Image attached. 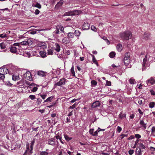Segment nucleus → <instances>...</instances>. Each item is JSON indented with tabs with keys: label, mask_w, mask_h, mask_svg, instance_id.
I'll return each mask as SVG.
<instances>
[{
	"label": "nucleus",
	"mask_w": 155,
	"mask_h": 155,
	"mask_svg": "<svg viewBox=\"0 0 155 155\" xmlns=\"http://www.w3.org/2000/svg\"><path fill=\"white\" fill-rule=\"evenodd\" d=\"M121 37L125 40H128L131 38L132 34L129 31H126L120 34Z\"/></svg>",
	"instance_id": "f257e3e1"
},
{
	"label": "nucleus",
	"mask_w": 155,
	"mask_h": 155,
	"mask_svg": "<svg viewBox=\"0 0 155 155\" xmlns=\"http://www.w3.org/2000/svg\"><path fill=\"white\" fill-rule=\"evenodd\" d=\"M130 53L129 52H127L124 54L123 61L126 66L129 64L130 62Z\"/></svg>",
	"instance_id": "f03ea898"
},
{
	"label": "nucleus",
	"mask_w": 155,
	"mask_h": 155,
	"mask_svg": "<svg viewBox=\"0 0 155 155\" xmlns=\"http://www.w3.org/2000/svg\"><path fill=\"white\" fill-rule=\"evenodd\" d=\"M81 13L82 11L80 10H75L66 12L64 15V16L78 15L80 14Z\"/></svg>",
	"instance_id": "7ed1b4c3"
},
{
	"label": "nucleus",
	"mask_w": 155,
	"mask_h": 155,
	"mask_svg": "<svg viewBox=\"0 0 155 155\" xmlns=\"http://www.w3.org/2000/svg\"><path fill=\"white\" fill-rule=\"evenodd\" d=\"M33 43L32 38H29L27 39L26 41H24L20 42L21 45H31Z\"/></svg>",
	"instance_id": "20e7f679"
},
{
	"label": "nucleus",
	"mask_w": 155,
	"mask_h": 155,
	"mask_svg": "<svg viewBox=\"0 0 155 155\" xmlns=\"http://www.w3.org/2000/svg\"><path fill=\"white\" fill-rule=\"evenodd\" d=\"M66 81V79L64 78H63L60 79L59 81L55 83L54 85L56 86H61L65 84Z\"/></svg>",
	"instance_id": "39448f33"
},
{
	"label": "nucleus",
	"mask_w": 155,
	"mask_h": 155,
	"mask_svg": "<svg viewBox=\"0 0 155 155\" xmlns=\"http://www.w3.org/2000/svg\"><path fill=\"white\" fill-rule=\"evenodd\" d=\"M24 77L28 80L31 81H32V78L31 73L29 71H27L23 75Z\"/></svg>",
	"instance_id": "423d86ee"
},
{
	"label": "nucleus",
	"mask_w": 155,
	"mask_h": 155,
	"mask_svg": "<svg viewBox=\"0 0 155 155\" xmlns=\"http://www.w3.org/2000/svg\"><path fill=\"white\" fill-rule=\"evenodd\" d=\"M48 144L52 146H54L56 145V142H55V139L54 138H49L47 140Z\"/></svg>",
	"instance_id": "0eeeda50"
},
{
	"label": "nucleus",
	"mask_w": 155,
	"mask_h": 155,
	"mask_svg": "<svg viewBox=\"0 0 155 155\" xmlns=\"http://www.w3.org/2000/svg\"><path fill=\"white\" fill-rule=\"evenodd\" d=\"M139 124L140 125V128H141L143 130H145L147 127V124L145 123L143 120H140Z\"/></svg>",
	"instance_id": "6e6552de"
},
{
	"label": "nucleus",
	"mask_w": 155,
	"mask_h": 155,
	"mask_svg": "<svg viewBox=\"0 0 155 155\" xmlns=\"http://www.w3.org/2000/svg\"><path fill=\"white\" fill-rule=\"evenodd\" d=\"M146 83L147 84L149 83L151 85H153L154 84L155 80L153 77H151L147 80V81H146Z\"/></svg>",
	"instance_id": "1a4fd4ad"
},
{
	"label": "nucleus",
	"mask_w": 155,
	"mask_h": 155,
	"mask_svg": "<svg viewBox=\"0 0 155 155\" xmlns=\"http://www.w3.org/2000/svg\"><path fill=\"white\" fill-rule=\"evenodd\" d=\"M100 105V103L99 101H96L92 104L91 107L93 108L97 107Z\"/></svg>",
	"instance_id": "9d476101"
},
{
	"label": "nucleus",
	"mask_w": 155,
	"mask_h": 155,
	"mask_svg": "<svg viewBox=\"0 0 155 155\" xmlns=\"http://www.w3.org/2000/svg\"><path fill=\"white\" fill-rule=\"evenodd\" d=\"M30 150V149H29V143L27 144L26 150L23 155H28V154H29L30 155L31 154L29 153Z\"/></svg>",
	"instance_id": "9b49d317"
},
{
	"label": "nucleus",
	"mask_w": 155,
	"mask_h": 155,
	"mask_svg": "<svg viewBox=\"0 0 155 155\" xmlns=\"http://www.w3.org/2000/svg\"><path fill=\"white\" fill-rule=\"evenodd\" d=\"M147 61L148 59L147 58V56L146 55L143 60V63L142 64L143 67H148V66L147 65Z\"/></svg>",
	"instance_id": "f8f14e48"
},
{
	"label": "nucleus",
	"mask_w": 155,
	"mask_h": 155,
	"mask_svg": "<svg viewBox=\"0 0 155 155\" xmlns=\"http://www.w3.org/2000/svg\"><path fill=\"white\" fill-rule=\"evenodd\" d=\"M35 140L34 139L32 141L31 143V145L30 146V150L29 151V153L30 154H32L33 153V147L34 146V144L35 143Z\"/></svg>",
	"instance_id": "ddd939ff"
},
{
	"label": "nucleus",
	"mask_w": 155,
	"mask_h": 155,
	"mask_svg": "<svg viewBox=\"0 0 155 155\" xmlns=\"http://www.w3.org/2000/svg\"><path fill=\"white\" fill-rule=\"evenodd\" d=\"M47 72L42 71H38V75L40 76L44 77L46 76Z\"/></svg>",
	"instance_id": "4468645a"
},
{
	"label": "nucleus",
	"mask_w": 155,
	"mask_h": 155,
	"mask_svg": "<svg viewBox=\"0 0 155 155\" xmlns=\"http://www.w3.org/2000/svg\"><path fill=\"white\" fill-rule=\"evenodd\" d=\"M63 3V2L62 0H61L58 2L55 6V8L58 9L61 6Z\"/></svg>",
	"instance_id": "2eb2a0df"
},
{
	"label": "nucleus",
	"mask_w": 155,
	"mask_h": 155,
	"mask_svg": "<svg viewBox=\"0 0 155 155\" xmlns=\"http://www.w3.org/2000/svg\"><path fill=\"white\" fill-rule=\"evenodd\" d=\"M136 154L137 155H141V150L139 147H137L135 151Z\"/></svg>",
	"instance_id": "dca6fc26"
},
{
	"label": "nucleus",
	"mask_w": 155,
	"mask_h": 155,
	"mask_svg": "<svg viewBox=\"0 0 155 155\" xmlns=\"http://www.w3.org/2000/svg\"><path fill=\"white\" fill-rule=\"evenodd\" d=\"M83 28L84 30H87L89 28V25L87 23H84L83 25Z\"/></svg>",
	"instance_id": "f3484780"
},
{
	"label": "nucleus",
	"mask_w": 155,
	"mask_h": 155,
	"mask_svg": "<svg viewBox=\"0 0 155 155\" xmlns=\"http://www.w3.org/2000/svg\"><path fill=\"white\" fill-rule=\"evenodd\" d=\"M150 37V35L148 33H147L146 32L144 33V34L143 36V38L145 40H147Z\"/></svg>",
	"instance_id": "a211bd4d"
},
{
	"label": "nucleus",
	"mask_w": 155,
	"mask_h": 155,
	"mask_svg": "<svg viewBox=\"0 0 155 155\" xmlns=\"http://www.w3.org/2000/svg\"><path fill=\"white\" fill-rule=\"evenodd\" d=\"M40 55L42 58H45L46 57V53L45 52L43 51H40L39 52Z\"/></svg>",
	"instance_id": "6ab92c4d"
},
{
	"label": "nucleus",
	"mask_w": 155,
	"mask_h": 155,
	"mask_svg": "<svg viewBox=\"0 0 155 155\" xmlns=\"http://www.w3.org/2000/svg\"><path fill=\"white\" fill-rule=\"evenodd\" d=\"M116 48L118 51H121L122 50V45L121 44H119L117 45Z\"/></svg>",
	"instance_id": "aec40b11"
},
{
	"label": "nucleus",
	"mask_w": 155,
	"mask_h": 155,
	"mask_svg": "<svg viewBox=\"0 0 155 155\" xmlns=\"http://www.w3.org/2000/svg\"><path fill=\"white\" fill-rule=\"evenodd\" d=\"M12 79L14 81H16L20 79L19 78L18 75L13 74L12 75Z\"/></svg>",
	"instance_id": "412c9836"
},
{
	"label": "nucleus",
	"mask_w": 155,
	"mask_h": 155,
	"mask_svg": "<svg viewBox=\"0 0 155 155\" xmlns=\"http://www.w3.org/2000/svg\"><path fill=\"white\" fill-rule=\"evenodd\" d=\"M10 51L12 53H16L17 48L15 47H11L10 48Z\"/></svg>",
	"instance_id": "4be33fe9"
},
{
	"label": "nucleus",
	"mask_w": 155,
	"mask_h": 155,
	"mask_svg": "<svg viewBox=\"0 0 155 155\" xmlns=\"http://www.w3.org/2000/svg\"><path fill=\"white\" fill-rule=\"evenodd\" d=\"M37 45L39 47L41 48H46V47L45 45V43L43 42H40L39 43L38 45Z\"/></svg>",
	"instance_id": "5701e85b"
},
{
	"label": "nucleus",
	"mask_w": 155,
	"mask_h": 155,
	"mask_svg": "<svg viewBox=\"0 0 155 155\" xmlns=\"http://www.w3.org/2000/svg\"><path fill=\"white\" fill-rule=\"evenodd\" d=\"M56 27L57 28V29L59 30V31L62 32H64V28L61 25H58Z\"/></svg>",
	"instance_id": "b1692460"
},
{
	"label": "nucleus",
	"mask_w": 155,
	"mask_h": 155,
	"mask_svg": "<svg viewBox=\"0 0 155 155\" xmlns=\"http://www.w3.org/2000/svg\"><path fill=\"white\" fill-rule=\"evenodd\" d=\"M62 42L64 43L67 44L69 43L70 41L69 40L68 38L64 37L63 39L62 40Z\"/></svg>",
	"instance_id": "393cba45"
},
{
	"label": "nucleus",
	"mask_w": 155,
	"mask_h": 155,
	"mask_svg": "<svg viewBox=\"0 0 155 155\" xmlns=\"http://www.w3.org/2000/svg\"><path fill=\"white\" fill-rule=\"evenodd\" d=\"M32 7H36L39 9H40L41 8V5L38 3H37L36 4H33L32 5Z\"/></svg>",
	"instance_id": "a878e982"
},
{
	"label": "nucleus",
	"mask_w": 155,
	"mask_h": 155,
	"mask_svg": "<svg viewBox=\"0 0 155 155\" xmlns=\"http://www.w3.org/2000/svg\"><path fill=\"white\" fill-rule=\"evenodd\" d=\"M56 47L55 48V50L57 52H59L60 50V46L58 44H55Z\"/></svg>",
	"instance_id": "bb28decb"
},
{
	"label": "nucleus",
	"mask_w": 155,
	"mask_h": 155,
	"mask_svg": "<svg viewBox=\"0 0 155 155\" xmlns=\"http://www.w3.org/2000/svg\"><path fill=\"white\" fill-rule=\"evenodd\" d=\"M0 46L2 49H4L6 47V45L5 43L2 42L0 44Z\"/></svg>",
	"instance_id": "cd10ccee"
},
{
	"label": "nucleus",
	"mask_w": 155,
	"mask_h": 155,
	"mask_svg": "<svg viewBox=\"0 0 155 155\" xmlns=\"http://www.w3.org/2000/svg\"><path fill=\"white\" fill-rule=\"evenodd\" d=\"M3 68H5V67L6 68H9L14 67H15V66L14 65H13L12 64H11L3 65Z\"/></svg>",
	"instance_id": "c85d7f7f"
},
{
	"label": "nucleus",
	"mask_w": 155,
	"mask_h": 155,
	"mask_svg": "<svg viewBox=\"0 0 155 155\" xmlns=\"http://www.w3.org/2000/svg\"><path fill=\"white\" fill-rule=\"evenodd\" d=\"M119 117L120 119H123L124 117H126V114H123L121 112L119 115Z\"/></svg>",
	"instance_id": "c756f323"
},
{
	"label": "nucleus",
	"mask_w": 155,
	"mask_h": 155,
	"mask_svg": "<svg viewBox=\"0 0 155 155\" xmlns=\"http://www.w3.org/2000/svg\"><path fill=\"white\" fill-rule=\"evenodd\" d=\"M64 136L65 139L66 140V141H69L72 139V137H69L66 134H64Z\"/></svg>",
	"instance_id": "7c9ffc66"
},
{
	"label": "nucleus",
	"mask_w": 155,
	"mask_h": 155,
	"mask_svg": "<svg viewBox=\"0 0 155 155\" xmlns=\"http://www.w3.org/2000/svg\"><path fill=\"white\" fill-rule=\"evenodd\" d=\"M42 100L40 98H38L37 99L36 103L38 105H39L41 103Z\"/></svg>",
	"instance_id": "2f4dec72"
},
{
	"label": "nucleus",
	"mask_w": 155,
	"mask_h": 155,
	"mask_svg": "<svg viewBox=\"0 0 155 155\" xmlns=\"http://www.w3.org/2000/svg\"><path fill=\"white\" fill-rule=\"evenodd\" d=\"M74 34L72 32H69L68 33V36L69 38H73L74 37Z\"/></svg>",
	"instance_id": "473e14b6"
},
{
	"label": "nucleus",
	"mask_w": 155,
	"mask_h": 155,
	"mask_svg": "<svg viewBox=\"0 0 155 155\" xmlns=\"http://www.w3.org/2000/svg\"><path fill=\"white\" fill-rule=\"evenodd\" d=\"M155 105V103L154 102H150L149 104V107L151 108L153 107Z\"/></svg>",
	"instance_id": "72a5a7b5"
},
{
	"label": "nucleus",
	"mask_w": 155,
	"mask_h": 155,
	"mask_svg": "<svg viewBox=\"0 0 155 155\" xmlns=\"http://www.w3.org/2000/svg\"><path fill=\"white\" fill-rule=\"evenodd\" d=\"M138 145L139 146V147H140V148L141 149H145V147L143 145V144L142 143H138Z\"/></svg>",
	"instance_id": "f704fd0d"
},
{
	"label": "nucleus",
	"mask_w": 155,
	"mask_h": 155,
	"mask_svg": "<svg viewBox=\"0 0 155 155\" xmlns=\"http://www.w3.org/2000/svg\"><path fill=\"white\" fill-rule=\"evenodd\" d=\"M91 55L93 58V62L94 63H95L97 65V66L98 67V63H97V61L95 59V57H94V56L93 54H91Z\"/></svg>",
	"instance_id": "c9c22d12"
},
{
	"label": "nucleus",
	"mask_w": 155,
	"mask_h": 155,
	"mask_svg": "<svg viewBox=\"0 0 155 155\" xmlns=\"http://www.w3.org/2000/svg\"><path fill=\"white\" fill-rule=\"evenodd\" d=\"M75 35L76 36H79L81 33V32L79 31L76 30L75 31Z\"/></svg>",
	"instance_id": "e433bc0d"
},
{
	"label": "nucleus",
	"mask_w": 155,
	"mask_h": 155,
	"mask_svg": "<svg viewBox=\"0 0 155 155\" xmlns=\"http://www.w3.org/2000/svg\"><path fill=\"white\" fill-rule=\"evenodd\" d=\"M115 55V53L114 52H111L109 54V56L111 58H113Z\"/></svg>",
	"instance_id": "4c0bfd02"
},
{
	"label": "nucleus",
	"mask_w": 155,
	"mask_h": 155,
	"mask_svg": "<svg viewBox=\"0 0 155 155\" xmlns=\"http://www.w3.org/2000/svg\"><path fill=\"white\" fill-rule=\"evenodd\" d=\"M91 29L92 30L95 32H96L97 31V28L94 25H92L91 26Z\"/></svg>",
	"instance_id": "58836bf2"
},
{
	"label": "nucleus",
	"mask_w": 155,
	"mask_h": 155,
	"mask_svg": "<svg viewBox=\"0 0 155 155\" xmlns=\"http://www.w3.org/2000/svg\"><path fill=\"white\" fill-rule=\"evenodd\" d=\"M99 129H101V128H98L97 130L96 131H95L94 133L93 134V136H96L97 135L98 133L100 131V130H99Z\"/></svg>",
	"instance_id": "ea45409f"
},
{
	"label": "nucleus",
	"mask_w": 155,
	"mask_h": 155,
	"mask_svg": "<svg viewBox=\"0 0 155 155\" xmlns=\"http://www.w3.org/2000/svg\"><path fill=\"white\" fill-rule=\"evenodd\" d=\"M48 153L46 151H40V155H48Z\"/></svg>",
	"instance_id": "a19ab883"
},
{
	"label": "nucleus",
	"mask_w": 155,
	"mask_h": 155,
	"mask_svg": "<svg viewBox=\"0 0 155 155\" xmlns=\"http://www.w3.org/2000/svg\"><path fill=\"white\" fill-rule=\"evenodd\" d=\"M42 30H38V29H36L35 30V31H32L31 32H30V34H33V35H34V34H35L36 33V31H42Z\"/></svg>",
	"instance_id": "79ce46f5"
},
{
	"label": "nucleus",
	"mask_w": 155,
	"mask_h": 155,
	"mask_svg": "<svg viewBox=\"0 0 155 155\" xmlns=\"http://www.w3.org/2000/svg\"><path fill=\"white\" fill-rule=\"evenodd\" d=\"M91 85L96 86L97 84V82L96 81L94 80H92L91 81Z\"/></svg>",
	"instance_id": "37998d69"
},
{
	"label": "nucleus",
	"mask_w": 155,
	"mask_h": 155,
	"mask_svg": "<svg viewBox=\"0 0 155 155\" xmlns=\"http://www.w3.org/2000/svg\"><path fill=\"white\" fill-rule=\"evenodd\" d=\"M48 55H52L53 53L51 49H49L48 50Z\"/></svg>",
	"instance_id": "c03bdc74"
},
{
	"label": "nucleus",
	"mask_w": 155,
	"mask_h": 155,
	"mask_svg": "<svg viewBox=\"0 0 155 155\" xmlns=\"http://www.w3.org/2000/svg\"><path fill=\"white\" fill-rule=\"evenodd\" d=\"M7 37L8 35L6 34H2L0 35V37L2 38H6Z\"/></svg>",
	"instance_id": "a18cd8bd"
},
{
	"label": "nucleus",
	"mask_w": 155,
	"mask_h": 155,
	"mask_svg": "<svg viewBox=\"0 0 155 155\" xmlns=\"http://www.w3.org/2000/svg\"><path fill=\"white\" fill-rule=\"evenodd\" d=\"M129 81L130 83L131 84H134L135 82L134 79L132 78L130 79L129 80Z\"/></svg>",
	"instance_id": "49530a36"
},
{
	"label": "nucleus",
	"mask_w": 155,
	"mask_h": 155,
	"mask_svg": "<svg viewBox=\"0 0 155 155\" xmlns=\"http://www.w3.org/2000/svg\"><path fill=\"white\" fill-rule=\"evenodd\" d=\"M39 95L40 97L44 100L47 97V95L46 94L43 95L41 94H40Z\"/></svg>",
	"instance_id": "de8ad7c7"
},
{
	"label": "nucleus",
	"mask_w": 155,
	"mask_h": 155,
	"mask_svg": "<svg viewBox=\"0 0 155 155\" xmlns=\"http://www.w3.org/2000/svg\"><path fill=\"white\" fill-rule=\"evenodd\" d=\"M60 31L59 30L57 29L56 27V30L53 33L56 35L58 34L59 33Z\"/></svg>",
	"instance_id": "09e8293b"
},
{
	"label": "nucleus",
	"mask_w": 155,
	"mask_h": 155,
	"mask_svg": "<svg viewBox=\"0 0 155 155\" xmlns=\"http://www.w3.org/2000/svg\"><path fill=\"white\" fill-rule=\"evenodd\" d=\"M29 97L32 100H33L35 99V95H29Z\"/></svg>",
	"instance_id": "8fccbe9b"
},
{
	"label": "nucleus",
	"mask_w": 155,
	"mask_h": 155,
	"mask_svg": "<svg viewBox=\"0 0 155 155\" xmlns=\"http://www.w3.org/2000/svg\"><path fill=\"white\" fill-rule=\"evenodd\" d=\"M5 78V76L4 74L0 73V78L1 80H4Z\"/></svg>",
	"instance_id": "3c124183"
},
{
	"label": "nucleus",
	"mask_w": 155,
	"mask_h": 155,
	"mask_svg": "<svg viewBox=\"0 0 155 155\" xmlns=\"http://www.w3.org/2000/svg\"><path fill=\"white\" fill-rule=\"evenodd\" d=\"M71 72L73 76H75V73L74 68H71Z\"/></svg>",
	"instance_id": "603ef678"
},
{
	"label": "nucleus",
	"mask_w": 155,
	"mask_h": 155,
	"mask_svg": "<svg viewBox=\"0 0 155 155\" xmlns=\"http://www.w3.org/2000/svg\"><path fill=\"white\" fill-rule=\"evenodd\" d=\"M54 97L51 96V97H48V98H47V99L48 100V102H51L52 101V100L53 98Z\"/></svg>",
	"instance_id": "864d4df0"
},
{
	"label": "nucleus",
	"mask_w": 155,
	"mask_h": 155,
	"mask_svg": "<svg viewBox=\"0 0 155 155\" xmlns=\"http://www.w3.org/2000/svg\"><path fill=\"white\" fill-rule=\"evenodd\" d=\"M135 137L137 139H139L141 138V136L138 134H136L135 135Z\"/></svg>",
	"instance_id": "5fc2aeb1"
},
{
	"label": "nucleus",
	"mask_w": 155,
	"mask_h": 155,
	"mask_svg": "<svg viewBox=\"0 0 155 155\" xmlns=\"http://www.w3.org/2000/svg\"><path fill=\"white\" fill-rule=\"evenodd\" d=\"M37 89L38 88L37 87H34L31 90V91L33 92H35L36 91Z\"/></svg>",
	"instance_id": "6e6d98bb"
},
{
	"label": "nucleus",
	"mask_w": 155,
	"mask_h": 155,
	"mask_svg": "<svg viewBox=\"0 0 155 155\" xmlns=\"http://www.w3.org/2000/svg\"><path fill=\"white\" fill-rule=\"evenodd\" d=\"M134 152V150H129L128 153L130 155H132Z\"/></svg>",
	"instance_id": "4d7b16f0"
},
{
	"label": "nucleus",
	"mask_w": 155,
	"mask_h": 155,
	"mask_svg": "<svg viewBox=\"0 0 155 155\" xmlns=\"http://www.w3.org/2000/svg\"><path fill=\"white\" fill-rule=\"evenodd\" d=\"M89 132L90 134H91L93 135V134H94V129H90L89 131Z\"/></svg>",
	"instance_id": "13d9d810"
},
{
	"label": "nucleus",
	"mask_w": 155,
	"mask_h": 155,
	"mask_svg": "<svg viewBox=\"0 0 155 155\" xmlns=\"http://www.w3.org/2000/svg\"><path fill=\"white\" fill-rule=\"evenodd\" d=\"M13 45L20 46H21V44H20V43H15L13 44Z\"/></svg>",
	"instance_id": "bf43d9fd"
},
{
	"label": "nucleus",
	"mask_w": 155,
	"mask_h": 155,
	"mask_svg": "<svg viewBox=\"0 0 155 155\" xmlns=\"http://www.w3.org/2000/svg\"><path fill=\"white\" fill-rule=\"evenodd\" d=\"M122 130V128L119 126L117 127V131L119 133H120Z\"/></svg>",
	"instance_id": "052dcab7"
},
{
	"label": "nucleus",
	"mask_w": 155,
	"mask_h": 155,
	"mask_svg": "<svg viewBox=\"0 0 155 155\" xmlns=\"http://www.w3.org/2000/svg\"><path fill=\"white\" fill-rule=\"evenodd\" d=\"M139 141V140L138 139L135 142V144H134V146L133 147V148H135L136 147V146L137 144L138 143Z\"/></svg>",
	"instance_id": "680f3d73"
},
{
	"label": "nucleus",
	"mask_w": 155,
	"mask_h": 155,
	"mask_svg": "<svg viewBox=\"0 0 155 155\" xmlns=\"http://www.w3.org/2000/svg\"><path fill=\"white\" fill-rule=\"evenodd\" d=\"M150 92L151 95H155V92L153 90H151Z\"/></svg>",
	"instance_id": "e2e57ef3"
},
{
	"label": "nucleus",
	"mask_w": 155,
	"mask_h": 155,
	"mask_svg": "<svg viewBox=\"0 0 155 155\" xmlns=\"http://www.w3.org/2000/svg\"><path fill=\"white\" fill-rule=\"evenodd\" d=\"M152 134H154L155 132V127H153L151 129Z\"/></svg>",
	"instance_id": "0e129e2a"
},
{
	"label": "nucleus",
	"mask_w": 155,
	"mask_h": 155,
	"mask_svg": "<svg viewBox=\"0 0 155 155\" xmlns=\"http://www.w3.org/2000/svg\"><path fill=\"white\" fill-rule=\"evenodd\" d=\"M40 12V11L38 9H36L35 12V15H38L39 14Z\"/></svg>",
	"instance_id": "69168bd1"
},
{
	"label": "nucleus",
	"mask_w": 155,
	"mask_h": 155,
	"mask_svg": "<svg viewBox=\"0 0 155 155\" xmlns=\"http://www.w3.org/2000/svg\"><path fill=\"white\" fill-rule=\"evenodd\" d=\"M76 107L75 104H73V105L70 106L69 107V108L70 109H73L74 108H75Z\"/></svg>",
	"instance_id": "338daca9"
},
{
	"label": "nucleus",
	"mask_w": 155,
	"mask_h": 155,
	"mask_svg": "<svg viewBox=\"0 0 155 155\" xmlns=\"http://www.w3.org/2000/svg\"><path fill=\"white\" fill-rule=\"evenodd\" d=\"M138 104L140 105H141L143 104V102H142V101L141 100L139 99L138 101Z\"/></svg>",
	"instance_id": "774afa93"
}]
</instances>
